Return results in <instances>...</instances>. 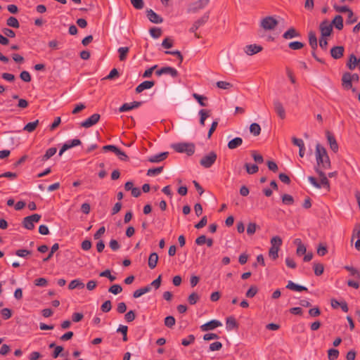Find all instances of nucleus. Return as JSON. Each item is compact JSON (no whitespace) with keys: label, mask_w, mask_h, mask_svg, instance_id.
<instances>
[{"label":"nucleus","mask_w":360,"mask_h":360,"mask_svg":"<svg viewBox=\"0 0 360 360\" xmlns=\"http://www.w3.org/2000/svg\"><path fill=\"white\" fill-rule=\"evenodd\" d=\"M258 292V288L256 285H252L249 288V290L246 292V297L249 298H252L256 295Z\"/></svg>","instance_id":"obj_53"},{"label":"nucleus","mask_w":360,"mask_h":360,"mask_svg":"<svg viewBox=\"0 0 360 360\" xmlns=\"http://www.w3.org/2000/svg\"><path fill=\"white\" fill-rule=\"evenodd\" d=\"M221 325L222 324L221 321L214 319L205 323V324H202L200 326V329L202 331H208L214 330V328L221 326Z\"/></svg>","instance_id":"obj_13"},{"label":"nucleus","mask_w":360,"mask_h":360,"mask_svg":"<svg viewBox=\"0 0 360 360\" xmlns=\"http://www.w3.org/2000/svg\"><path fill=\"white\" fill-rule=\"evenodd\" d=\"M252 157L253 160L259 164H261L264 162V158L262 155L257 153L256 151L252 150L251 152Z\"/></svg>","instance_id":"obj_59"},{"label":"nucleus","mask_w":360,"mask_h":360,"mask_svg":"<svg viewBox=\"0 0 360 360\" xmlns=\"http://www.w3.org/2000/svg\"><path fill=\"white\" fill-rule=\"evenodd\" d=\"M282 202L285 205H290L294 203V198L289 194H284L282 195Z\"/></svg>","instance_id":"obj_51"},{"label":"nucleus","mask_w":360,"mask_h":360,"mask_svg":"<svg viewBox=\"0 0 360 360\" xmlns=\"http://www.w3.org/2000/svg\"><path fill=\"white\" fill-rule=\"evenodd\" d=\"M200 300V296L196 292H192L188 297V302L190 304L193 305Z\"/></svg>","instance_id":"obj_47"},{"label":"nucleus","mask_w":360,"mask_h":360,"mask_svg":"<svg viewBox=\"0 0 360 360\" xmlns=\"http://www.w3.org/2000/svg\"><path fill=\"white\" fill-rule=\"evenodd\" d=\"M357 65V58L354 54H351L349 57L348 62L347 63V67L350 70H353Z\"/></svg>","instance_id":"obj_32"},{"label":"nucleus","mask_w":360,"mask_h":360,"mask_svg":"<svg viewBox=\"0 0 360 360\" xmlns=\"http://www.w3.org/2000/svg\"><path fill=\"white\" fill-rule=\"evenodd\" d=\"M155 74L158 76H160L164 74H168L170 75L172 77H176L179 75L177 70L175 68L169 66L160 68L155 72Z\"/></svg>","instance_id":"obj_11"},{"label":"nucleus","mask_w":360,"mask_h":360,"mask_svg":"<svg viewBox=\"0 0 360 360\" xmlns=\"http://www.w3.org/2000/svg\"><path fill=\"white\" fill-rule=\"evenodd\" d=\"M271 245L272 247H277L280 248L282 245V239L279 236H274L271 239Z\"/></svg>","instance_id":"obj_55"},{"label":"nucleus","mask_w":360,"mask_h":360,"mask_svg":"<svg viewBox=\"0 0 360 360\" xmlns=\"http://www.w3.org/2000/svg\"><path fill=\"white\" fill-rule=\"evenodd\" d=\"M216 85L218 88L221 89H229L233 86L232 84L225 81H219L216 83Z\"/></svg>","instance_id":"obj_50"},{"label":"nucleus","mask_w":360,"mask_h":360,"mask_svg":"<svg viewBox=\"0 0 360 360\" xmlns=\"http://www.w3.org/2000/svg\"><path fill=\"white\" fill-rule=\"evenodd\" d=\"M257 229V225L255 223H249L247 227V233L248 235H253Z\"/></svg>","instance_id":"obj_60"},{"label":"nucleus","mask_w":360,"mask_h":360,"mask_svg":"<svg viewBox=\"0 0 360 360\" xmlns=\"http://www.w3.org/2000/svg\"><path fill=\"white\" fill-rule=\"evenodd\" d=\"M101 115L98 113H94L86 120L81 122L80 125L84 128H89L96 124L100 120Z\"/></svg>","instance_id":"obj_10"},{"label":"nucleus","mask_w":360,"mask_h":360,"mask_svg":"<svg viewBox=\"0 0 360 360\" xmlns=\"http://www.w3.org/2000/svg\"><path fill=\"white\" fill-rule=\"evenodd\" d=\"M174 41L169 37H166L162 42V46L165 49H170L173 46Z\"/></svg>","instance_id":"obj_57"},{"label":"nucleus","mask_w":360,"mask_h":360,"mask_svg":"<svg viewBox=\"0 0 360 360\" xmlns=\"http://www.w3.org/2000/svg\"><path fill=\"white\" fill-rule=\"evenodd\" d=\"M226 325L228 330H231L233 328H238V324L233 316H229L226 319Z\"/></svg>","instance_id":"obj_25"},{"label":"nucleus","mask_w":360,"mask_h":360,"mask_svg":"<svg viewBox=\"0 0 360 360\" xmlns=\"http://www.w3.org/2000/svg\"><path fill=\"white\" fill-rule=\"evenodd\" d=\"M99 276L101 277H106L110 281H114L116 279V277L111 274L110 271L109 269H106V270L101 272Z\"/></svg>","instance_id":"obj_58"},{"label":"nucleus","mask_w":360,"mask_h":360,"mask_svg":"<svg viewBox=\"0 0 360 360\" xmlns=\"http://www.w3.org/2000/svg\"><path fill=\"white\" fill-rule=\"evenodd\" d=\"M274 107L278 117L282 120L285 119V111L283 106V104L278 100H276L274 101Z\"/></svg>","instance_id":"obj_18"},{"label":"nucleus","mask_w":360,"mask_h":360,"mask_svg":"<svg viewBox=\"0 0 360 360\" xmlns=\"http://www.w3.org/2000/svg\"><path fill=\"white\" fill-rule=\"evenodd\" d=\"M141 104H142V102H141V101H134V102L130 103H124L119 108V111L121 112H122L128 111V110H132L134 108H139V106L141 105Z\"/></svg>","instance_id":"obj_19"},{"label":"nucleus","mask_w":360,"mask_h":360,"mask_svg":"<svg viewBox=\"0 0 360 360\" xmlns=\"http://www.w3.org/2000/svg\"><path fill=\"white\" fill-rule=\"evenodd\" d=\"M292 142L295 146H297L299 147V155H300V157L303 158L304 155V150H305V147H304V143L303 140L301 139H297L296 137H292Z\"/></svg>","instance_id":"obj_20"},{"label":"nucleus","mask_w":360,"mask_h":360,"mask_svg":"<svg viewBox=\"0 0 360 360\" xmlns=\"http://www.w3.org/2000/svg\"><path fill=\"white\" fill-rule=\"evenodd\" d=\"M319 29L321 34V37H328L333 32L332 24L327 20L322 21L319 25Z\"/></svg>","instance_id":"obj_8"},{"label":"nucleus","mask_w":360,"mask_h":360,"mask_svg":"<svg viewBox=\"0 0 360 360\" xmlns=\"http://www.w3.org/2000/svg\"><path fill=\"white\" fill-rule=\"evenodd\" d=\"M147 17L148 20L153 23H162L163 22L162 18L154 12L152 9H149L146 11Z\"/></svg>","instance_id":"obj_17"},{"label":"nucleus","mask_w":360,"mask_h":360,"mask_svg":"<svg viewBox=\"0 0 360 360\" xmlns=\"http://www.w3.org/2000/svg\"><path fill=\"white\" fill-rule=\"evenodd\" d=\"M84 284L79 279L72 280L68 285L69 290H74L75 288L82 289L84 288Z\"/></svg>","instance_id":"obj_31"},{"label":"nucleus","mask_w":360,"mask_h":360,"mask_svg":"<svg viewBox=\"0 0 360 360\" xmlns=\"http://www.w3.org/2000/svg\"><path fill=\"white\" fill-rule=\"evenodd\" d=\"M117 52L119 53V60L120 61H124L126 60L127 58V55L129 52V47H120L117 50Z\"/></svg>","instance_id":"obj_30"},{"label":"nucleus","mask_w":360,"mask_h":360,"mask_svg":"<svg viewBox=\"0 0 360 360\" xmlns=\"http://www.w3.org/2000/svg\"><path fill=\"white\" fill-rule=\"evenodd\" d=\"M262 49H263V48L262 46L257 45V44H254L247 45L245 47L244 51L247 55L252 56L254 54L259 53L260 51H262Z\"/></svg>","instance_id":"obj_15"},{"label":"nucleus","mask_w":360,"mask_h":360,"mask_svg":"<svg viewBox=\"0 0 360 360\" xmlns=\"http://www.w3.org/2000/svg\"><path fill=\"white\" fill-rule=\"evenodd\" d=\"M122 291V288L119 284H114L112 286H110L108 289V292L117 295L120 293Z\"/></svg>","instance_id":"obj_52"},{"label":"nucleus","mask_w":360,"mask_h":360,"mask_svg":"<svg viewBox=\"0 0 360 360\" xmlns=\"http://www.w3.org/2000/svg\"><path fill=\"white\" fill-rule=\"evenodd\" d=\"M209 17H210V13L209 12L205 13L200 18H199L198 20H195L193 22V24L192 27L190 28L189 31L191 32H195L197 31V30L200 26H202L207 22Z\"/></svg>","instance_id":"obj_9"},{"label":"nucleus","mask_w":360,"mask_h":360,"mask_svg":"<svg viewBox=\"0 0 360 360\" xmlns=\"http://www.w3.org/2000/svg\"><path fill=\"white\" fill-rule=\"evenodd\" d=\"M345 52V48L342 46H335L330 49L331 57L335 60L341 58Z\"/></svg>","instance_id":"obj_14"},{"label":"nucleus","mask_w":360,"mask_h":360,"mask_svg":"<svg viewBox=\"0 0 360 360\" xmlns=\"http://www.w3.org/2000/svg\"><path fill=\"white\" fill-rule=\"evenodd\" d=\"M286 288L290 289L291 290L297 291V292L308 290V289L306 287L296 284L291 281H288V283L286 285Z\"/></svg>","instance_id":"obj_24"},{"label":"nucleus","mask_w":360,"mask_h":360,"mask_svg":"<svg viewBox=\"0 0 360 360\" xmlns=\"http://www.w3.org/2000/svg\"><path fill=\"white\" fill-rule=\"evenodd\" d=\"M131 4L136 9L141 10L144 7V2L143 0H131Z\"/></svg>","instance_id":"obj_61"},{"label":"nucleus","mask_w":360,"mask_h":360,"mask_svg":"<svg viewBox=\"0 0 360 360\" xmlns=\"http://www.w3.org/2000/svg\"><path fill=\"white\" fill-rule=\"evenodd\" d=\"M280 248H278L277 247H272L271 246L269 250V256L272 259L275 260L278 257V251Z\"/></svg>","instance_id":"obj_43"},{"label":"nucleus","mask_w":360,"mask_h":360,"mask_svg":"<svg viewBox=\"0 0 360 360\" xmlns=\"http://www.w3.org/2000/svg\"><path fill=\"white\" fill-rule=\"evenodd\" d=\"M6 25L14 28H18L20 27V23L18 19L13 16H11L7 19Z\"/></svg>","instance_id":"obj_39"},{"label":"nucleus","mask_w":360,"mask_h":360,"mask_svg":"<svg viewBox=\"0 0 360 360\" xmlns=\"http://www.w3.org/2000/svg\"><path fill=\"white\" fill-rule=\"evenodd\" d=\"M355 237L360 238V223L355 224L352 232V241Z\"/></svg>","instance_id":"obj_64"},{"label":"nucleus","mask_w":360,"mask_h":360,"mask_svg":"<svg viewBox=\"0 0 360 360\" xmlns=\"http://www.w3.org/2000/svg\"><path fill=\"white\" fill-rule=\"evenodd\" d=\"M242 143L243 139L240 137H236L229 141L227 146L229 149L233 150L241 146Z\"/></svg>","instance_id":"obj_27"},{"label":"nucleus","mask_w":360,"mask_h":360,"mask_svg":"<svg viewBox=\"0 0 360 360\" xmlns=\"http://www.w3.org/2000/svg\"><path fill=\"white\" fill-rule=\"evenodd\" d=\"M59 248V245L58 243H54L51 248V251L49 253V255H47V257H46L45 258L43 259V262H47L48 261H49L51 259V258L53 257V253L55 252H56Z\"/></svg>","instance_id":"obj_42"},{"label":"nucleus","mask_w":360,"mask_h":360,"mask_svg":"<svg viewBox=\"0 0 360 360\" xmlns=\"http://www.w3.org/2000/svg\"><path fill=\"white\" fill-rule=\"evenodd\" d=\"M158 261V255L156 252H153L149 255L148 257V266L153 269L157 266Z\"/></svg>","instance_id":"obj_29"},{"label":"nucleus","mask_w":360,"mask_h":360,"mask_svg":"<svg viewBox=\"0 0 360 360\" xmlns=\"http://www.w3.org/2000/svg\"><path fill=\"white\" fill-rule=\"evenodd\" d=\"M20 79L25 82H30L31 81V75L27 71H22L20 74Z\"/></svg>","instance_id":"obj_62"},{"label":"nucleus","mask_w":360,"mask_h":360,"mask_svg":"<svg viewBox=\"0 0 360 360\" xmlns=\"http://www.w3.org/2000/svg\"><path fill=\"white\" fill-rule=\"evenodd\" d=\"M152 37L157 39L162 35V30L159 27H152L149 30Z\"/></svg>","instance_id":"obj_48"},{"label":"nucleus","mask_w":360,"mask_h":360,"mask_svg":"<svg viewBox=\"0 0 360 360\" xmlns=\"http://www.w3.org/2000/svg\"><path fill=\"white\" fill-rule=\"evenodd\" d=\"M316 172L319 174L320 179H321V187L323 186V188H326L327 190L330 189V184L329 181L325 174L324 172L321 169H316Z\"/></svg>","instance_id":"obj_22"},{"label":"nucleus","mask_w":360,"mask_h":360,"mask_svg":"<svg viewBox=\"0 0 360 360\" xmlns=\"http://www.w3.org/2000/svg\"><path fill=\"white\" fill-rule=\"evenodd\" d=\"M339 356V351L336 349H330L328 351V357L329 360H336Z\"/></svg>","instance_id":"obj_46"},{"label":"nucleus","mask_w":360,"mask_h":360,"mask_svg":"<svg viewBox=\"0 0 360 360\" xmlns=\"http://www.w3.org/2000/svg\"><path fill=\"white\" fill-rule=\"evenodd\" d=\"M217 158V155L215 152L211 151L207 155L203 156L200 160V164L202 167L205 168L211 167L214 163L216 162Z\"/></svg>","instance_id":"obj_5"},{"label":"nucleus","mask_w":360,"mask_h":360,"mask_svg":"<svg viewBox=\"0 0 360 360\" xmlns=\"http://www.w3.org/2000/svg\"><path fill=\"white\" fill-rule=\"evenodd\" d=\"M327 253H328V248H327L326 244L322 243H319L317 247V254L319 256L323 257V256L326 255Z\"/></svg>","instance_id":"obj_40"},{"label":"nucleus","mask_w":360,"mask_h":360,"mask_svg":"<svg viewBox=\"0 0 360 360\" xmlns=\"http://www.w3.org/2000/svg\"><path fill=\"white\" fill-rule=\"evenodd\" d=\"M304 46V44L300 41H292L288 44V47L292 50H300Z\"/></svg>","instance_id":"obj_44"},{"label":"nucleus","mask_w":360,"mask_h":360,"mask_svg":"<svg viewBox=\"0 0 360 360\" xmlns=\"http://www.w3.org/2000/svg\"><path fill=\"white\" fill-rule=\"evenodd\" d=\"M41 219L39 214H33L30 216L25 217L22 220V226L27 230H32L34 228V223L38 222Z\"/></svg>","instance_id":"obj_4"},{"label":"nucleus","mask_w":360,"mask_h":360,"mask_svg":"<svg viewBox=\"0 0 360 360\" xmlns=\"http://www.w3.org/2000/svg\"><path fill=\"white\" fill-rule=\"evenodd\" d=\"M344 269L348 271L350 276L354 277L355 279L360 281V271L352 266H345Z\"/></svg>","instance_id":"obj_28"},{"label":"nucleus","mask_w":360,"mask_h":360,"mask_svg":"<svg viewBox=\"0 0 360 360\" xmlns=\"http://www.w3.org/2000/svg\"><path fill=\"white\" fill-rule=\"evenodd\" d=\"M210 2V0H198L190 4L188 8V13H195L200 10L204 8Z\"/></svg>","instance_id":"obj_7"},{"label":"nucleus","mask_w":360,"mask_h":360,"mask_svg":"<svg viewBox=\"0 0 360 360\" xmlns=\"http://www.w3.org/2000/svg\"><path fill=\"white\" fill-rule=\"evenodd\" d=\"M244 167L246 169L247 173L249 174H254L257 173L259 170L258 166L255 164L250 165L249 163H245Z\"/></svg>","instance_id":"obj_35"},{"label":"nucleus","mask_w":360,"mask_h":360,"mask_svg":"<svg viewBox=\"0 0 360 360\" xmlns=\"http://www.w3.org/2000/svg\"><path fill=\"white\" fill-rule=\"evenodd\" d=\"M330 24H332V27L335 26V27L336 29H338V30H342V28H343L342 17L340 15H335Z\"/></svg>","instance_id":"obj_26"},{"label":"nucleus","mask_w":360,"mask_h":360,"mask_svg":"<svg viewBox=\"0 0 360 360\" xmlns=\"http://www.w3.org/2000/svg\"><path fill=\"white\" fill-rule=\"evenodd\" d=\"M154 85V81H144L136 86L135 91L136 94H140L145 89L152 88Z\"/></svg>","instance_id":"obj_21"},{"label":"nucleus","mask_w":360,"mask_h":360,"mask_svg":"<svg viewBox=\"0 0 360 360\" xmlns=\"http://www.w3.org/2000/svg\"><path fill=\"white\" fill-rule=\"evenodd\" d=\"M169 155L168 152H163L160 154L153 155L148 158V161L153 163L160 162L165 160Z\"/></svg>","instance_id":"obj_23"},{"label":"nucleus","mask_w":360,"mask_h":360,"mask_svg":"<svg viewBox=\"0 0 360 360\" xmlns=\"http://www.w3.org/2000/svg\"><path fill=\"white\" fill-rule=\"evenodd\" d=\"M81 143L82 142L79 139H72V141L66 142L63 145V147L64 148V149L67 150L72 147L79 146L81 145Z\"/></svg>","instance_id":"obj_33"},{"label":"nucleus","mask_w":360,"mask_h":360,"mask_svg":"<svg viewBox=\"0 0 360 360\" xmlns=\"http://www.w3.org/2000/svg\"><path fill=\"white\" fill-rule=\"evenodd\" d=\"M199 115L200 116V124L204 126L205 120L210 116V111L202 109L199 111Z\"/></svg>","instance_id":"obj_41"},{"label":"nucleus","mask_w":360,"mask_h":360,"mask_svg":"<svg viewBox=\"0 0 360 360\" xmlns=\"http://www.w3.org/2000/svg\"><path fill=\"white\" fill-rule=\"evenodd\" d=\"M163 170V167H159L155 168L149 169L147 171L148 176H155L160 174Z\"/></svg>","instance_id":"obj_56"},{"label":"nucleus","mask_w":360,"mask_h":360,"mask_svg":"<svg viewBox=\"0 0 360 360\" xmlns=\"http://www.w3.org/2000/svg\"><path fill=\"white\" fill-rule=\"evenodd\" d=\"M171 147L177 153H185L188 155H192L195 153V145L193 143H176Z\"/></svg>","instance_id":"obj_2"},{"label":"nucleus","mask_w":360,"mask_h":360,"mask_svg":"<svg viewBox=\"0 0 360 360\" xmlns=\"http://www.w3.org/2000/svg\"><path fill=\"white\" fill-rule=\"evenodd\" d=\"M250 132L255 136H257L261 133V127L257 123H252L250 126Z\"/></svg>","instance_id":"obj_34"},{"label":"nucleus","mask_w":360,"mask_h":360,"mask_svg":"<svg viewBox=\"0 0 360 360\" xmlns=\"http://www.w3.org/2000/svg\"><path fill=\"white\" fill-rule=\"evenodd\" d=\"M315 154L317 162V166L315 167L316 171V169H319L323 171L330 168V161L328 155L327 151L323 146H322L319 143H317L316 146Z\"/></svg>","instance_id":"obj_1"},{"label":"nucleus","mask_w":360,"mask_h":360,"mask_svg":"<svg viewBox=\"0 0 360 360\" xmlns=\"http://www.w3.org/2000/svg\"><path fill=\"white\" fill-rule=\"evenodd\" d=\"M326 135L330 149L334 153H337L339 147L334 135L329 131H326Z\"/></svg>","instance_id":"obj_12"},{"label":"nucleus","mask_w":360,"mask_h":360,"mask_svg":"<svg viewBox=\"0 0 360 360\" xmlns=\"http://www.w3.org/2000/svg\"><path fill=\"white\" fill-rule=\"evenodd\" d=\"M165 325L168 328H172L176 323V320L174 316H168L165 319Z\"/></svg>","instance_id":"obj_54"},{"label":"nucleus","mask_w":360,"mask_h":360,"mask_svg":"<svg viewBox=\"0 0 360 360\" xmlns=\"http://www.w3.org/2000/svg\"><path fill=\"white\" fill-rule=\"evenodd\" d=\"M359 80V76L358 74H351L350 72H345L342 77V86L346 89L352 88V82H358Z\"/></svg>","instance_id":"obj_3"},{"label":"nucleus","mask_w":360,"mask_h":360,"mask_svg":"<svg viewBox=\"0 0 360 360\" xmlns=\"http://www.w3.org/2000/svg\"><path fill=\"white\" fill-rule=\"evenodd\" d=\"M301 34L295 27H290L286 32L283 34V38L285 39H291L296 37H300Z\"/></svg>","instance_id":"obj_16"},{"label":"nucleus","mask_w":360,"mask_h":360,"mask_svg":"<svg viewBox=\"0 0 360 360\" xmlns=\"http://www.w3.org/2000/svg\"><path fill=\"white\" fill-rule=\"evenodd\" d=\"M193 97L198 102V103L200 104V106H202V107L207 106V103L205 102V101L207 100V98L206 96L194 93L193 94Z\"/></svg>","instance_id":"obj_36"},{"label":"nucleus","mask_w":360,"mask_h":360,"mask_svg":"<svg viewBox=\"0 0 360 360\" xmlns=\"http://www.w3.org/2000/svg\"><path fill=\"white\" fill-rule=\"evenodd\" d=\"M38 124V120H35L34 122H29L24 127L23 130L28 132H32L36 129Z\"/></svg>","instance_id":"obj_38"},{"label":"nucleus","mask_w":360,"mask_h":360,"mask_svg":"<svg viewBox=\"0 0 360 360\" xmlns=\"http://www.w3.org/2000/svg\"><path fill=\"white\" fill-rule=\"evenodd\" d=\"M127 330L128 327L127 326L120 325L119 328L117 329V332L121 333L122 334V340L123 341H127Z\"/></svg>","instance_id":"obj_45"},{"label":"nucleus","mask_w":360,"mask_h":360,"mask_svg":"<svg viewBox=\"0 0 360 360\" xmlns=\"http://www.w3.org/2000/svg\"><path fill=\"white\" fill-rule=\"evenodd\" d=\"M278 20L272 16H266L262 19L260 26L264 30H272L278 25Z\"/></svg>","instance_id":"obj_6"},{"label":"nucleus","mask_w":360,"mask_h":360,"mask_svg":"<svg viewBox=\"0 0 360 360\" xmlns=\"http://www.w3.org/2000/svg\"><path fill=\"white\" fill-rule=\"evenodd\" d=\"M195 341V336L193 335H189L187 338L183 339L181 344L184 346H188Z\"/></svg>","instance_id":"obj_63"},{"label":"nucleus","mask_w":360,"mask_h":360,"mask_svg":"<svg viewBox=\"0 0 360 360\" xmlns=\"http://www.w3.org/2000/svg\"><path fill=\"white\" fill-rule=\"evenodd\" d=\"M297 240H299V244L296 250V253L297 255L300 256L306 253L307 248L305 245L302 243L300 239H297Z\"/></svg>","instance_id":"obj_49"},{"label":"nucleus","mask_w":360,"mask_h":360,"mask_svg":"<svg viewBox=\"0 0 360 360\" xmlns=\"http://www.w3.org/2000/svg\"><path fill=\"white\" fill-rule=\"evenodd\" d=\"M313 269L316 276H321L323 274L324 271V266L321 263L314 262L313 264Z\"/></svg>","instance_id":"obj_37"}]
</instances>
